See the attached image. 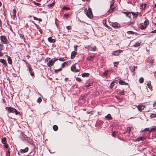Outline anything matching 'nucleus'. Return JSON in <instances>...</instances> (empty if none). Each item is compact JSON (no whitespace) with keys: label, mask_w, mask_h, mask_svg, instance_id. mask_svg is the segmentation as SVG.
Here are the masks:
<instances>
[{"label":"nucleus","mask_w":156,"mask_h":156,"mask_svg":"<svg viewBox=\"0 0 156 156\" xmlns=\"http://www.w3.org/2000/svg\"><path fill=\"white\" fill-rule=\"evenodd\" d=\"M5 109L8 111L9 113H15L16 115L18 114L20 115V113L14 108L11 107H6Z\"/></svg>","instance_id":"1"},{"label":"nucleus","mask_w":156,"mask_h":156,"mask_svg":"<svg viewBox=\"0 0 156 156\" xmlns=\"http://www.w3.org/2000/svg\"><path fill=\"white\" fill-rule=\"evenodd\" d=\"M85 13L89 18H91L93 16L92 12L91 9L89 7L87 10V9H85L84 10Z\"/></svg>","instance_id":"2"},{"label":"nucleus","mask_w":156,"mask_h":156,"mask_svg":"<svg viewBox=\"0 0 156 156\" xmlns=\"http://www.w3.org/2000/svg\"><path fill=\"white\" fill-rule=\"evenodd\" d=\"M45 62H47V65L49 67H51L53 66L54 63L53 61V59H51L50 58H47L45 60Z\"/></svg>","instance_id":"3"},{"label":"nucleus","mask_w":156,"mask_h":156,"mask_svg":"<svg viewBox=\"0 0 156 156\" xmlns=\"http://www.w3.org/2000/svg\"><path fill=\"white\" fill-rule=\"evenodd\" d=\"M0 39L2 44H7L8 43V40L5 36L2 35L1 36Z\"/></svg>","instance_id":"4"},{"label":"nucleus","mask_w":156,"mask_h":156,"mask_svg":"<svg viewBox=\"0 0 156 156\" xmlns=\"http://www.w3.org/2000/svg\"><path fill=\"white\" fill-rule=\"evenodd\" d=\"M114 0H112L110 2L111 5L110 6V9L109 10V12H112L115 8V7H113L114 5Z\"/></svg>","instance_id":"5"},{"label":"nucleus","mask_w":156,"mask_h":156,"mask_svg":"<svg viewBox=\"0 0 156 156\" xmlns=\"http://www.w3.org/2000/svg\"><path fill=\"white\" fill-rule=\"evenodd\" d=\"M77 64L76 63L75 64H74L71 67V71L75 73L79 72L80 70V68L79 69H76V65Z\"/></svg>","instance_id":"6"},{"label":"nucleus","mask_w":156,"mask_h":156,"mask_svg":"<svg viewBox=\"0 0 156 156\" xmlns=\"http://www.w3.org/2000/svg\"><path fill=\"white\" fill-rule=\"evenodd\" d=\"M123 52V51L121 50H118L112 52V55H119L120 54Z\"/></svg>","instance_id":"7"},{"label":"nucleus","mask_w":156,"mask_h":156,"mask_svg":"<svg viewBox=\"0 0 156 156\" xmlns=\"http://www.w3.org/2000/svg\"><path fill=\"white\" fill-rule=\"evenodd\" d=\"M146 139L145 137H140L137 138L134 140V142L139 141H143Z\"/></svg>","instance_id":"8"},{"label":"nucleus","mask_w":156,"mask_h":156,"mask_svg":"<svg viewBox=\"0 0 156 156\" xmlns=\"http://www.w3.org/2000/svg\"><path fill=\"white\" fill-rule=\"evenodd\" d=\"M145 107V106L142 105H139L138 106H137V107L138 110L140 111H141L143 110L144 109V108Z\"/></svg>","instance_id":"9"},{"label":"nucleus","mask_w":156,"mask_h":156,"mask_svg":"<svg viewBox=\"0 0 156 156\" xmlns=\"http://www.w3.org/2000/svg\"><path fill=\"white\" fill-rule=\"evenodd\" d=\"M0 62L4 66L7 67H8V65L6 62V61L4 60V59H0Z\"/></svg>","instance_id":"10"},{"label":"nucleus","mask_w":156,"mask_h":156,"mask_svg":"<svg viewBox=\"0 0 156 156\" xmlns=\"http://www.w3.org/2000/svg\"><path fill=\"white\" fill-rule=\"evenodd\" d=\"M5 56H6L7 58V61L9 64L10 65H12V62L11 58L8 55H5Z\"/></svg>","instance_id":"11"},{"label":"nucleus","mask_w":156,"mask_h":156,"mask_svg":"<svg viewBox=\"0 0 156 156\" xmlns=\"http://www.w3.org/2000/svg\"><path fill=\"white\" fill-rule=\"evenodd\" d=\"M123 13L126 15V16L128 17L129 18H131V12H124Z\"/></svg>","instance_id":"12"},{"label":"nucleus","mask_w":156,"mask_h":156,"mask_svg":"<svg viewBox=\"0 0 156 156\" xmlns=\"http://www.w3.org/2000/svg\"><path fill=\"white\" fill-rule=\"evenodd\" d=\"M28 68L29 69V72L32 76H33L34 75V72L33 71V69L30 66H28Z\"/></svg>","instance_id":"13"},{"label":"nucleus","mask_w":156,"mask_h":156,"mask_svg":"<svg viewBox=\"0 0 156 156\" xmlns=\"http://www.w3.org/2000/svg\"><path fill=\"white\" fill-rule=\"evenodd\" d=\"M28 147H27L23 149H21L20 150V152L21 153L23 154L27 152L28 151Z\"/></svg>","instance_id":"14"},{"label":"nucleus","mask_w":156,"mask_h":156,"mask_svg":"<svg viewBox=\"0 0 156 156\" xmlns=\"http://www.w3.org/2000/svg\"><path fill=\"white\" fill-rule=\"evenodd\" d=\"M12 17L13 18V20H15L16 17V11L15 9L12 10Z\"/></svg>","instance_id":"15"},{"label":"nucleus","mask_w":156,"mask_h":156,"mask_svg":"<svg viewBox=\"0 0 156 156\" xmlns=\"http://www.w3.org/2000/svg\"><path fill=\"white\" fill-rule=\"evenodd\" d=\"M119 84L121 85H128V83H126L125 81H123V80H119Z\"/></svg>","instance_id":"16"},{"label":"nucleus","mask_w":156,"mask_h":156,"mask_svg":"<svg viewBox=\"0 0 156 156\" xmlns=\"http://www.w3.org/2000/svg\"><path fill=\"white\" fill-rule=\"evenodd\" d=\"M77 54V52L75 51H73L72 52L71 54V59H73Z\"/></svg>","instance_id":"17"},{"label":"nucleus","mask_w":156,"mask_h":156,"mask_svg":"<svg viewBox=\"0 0 156 156\" xmlns=\"http://www.w3.org/2000/svg\"><path fill=\"white\" fill-rule=\"evenodd\" d=\"M131 13L133 15V17L135 18H136L138 17L139 14V12H132Z\"/></svg>","instance_id":"18"},{"label":"nucleus","mask_w":156,"mask_h":156,"mask_svg":"<svg viewBox=\"0 0 156 156\" xmlns=\"http://www.w3.org/2000/svg\"><path fill=\"white\" fill-rule=\"evenodd\" d=\"M105 118L108 120H111L112 119V117L110 114H108L105 116Z\"/></svg>","instance_id":"19"},{"label":"nucleus","mask_w":156,"mask_h":156,"mask_svg":"<svg viewBox=\"0 0 156 156\" xmlns=\"http://www.w3.org/2000/svg\"><path fill=\"white\" fill-rule=\"evenodd\" d=\"M140 27L142 30H144L146 29L147 27L143 23H141L140 24Z\"/></svg>","instance_id":"20"},{"label":"nucleus","mask_w":156,"mask_h":156,"mask_svg":"<svg viewBox=\"0 0 156 156\" xmlns=\"http://www.w3.org/2000/svg\"><path fill=\"white\" fill-rule=\"evenodd\" d=\"M119 24L116 22L113 23H112V26L115 28H117L118 27Z\"/></svg>","instance_id":"21"},{"label":"nucleus","mask_w":156,"mask_h":156,"mask_svg":"<svg viewBox=\"0 0 156 156\" xmlns=\"http://www.w3.org/2000/svg\"><path fill=\"white\" fill-rule=\"evenodd\" d=\"M96 50V47L95 46H94L93 47H90L89 48V50L92 51H94Z\"/></svg>","instance_id":"22"},{"label":"nucleus","mask_w":156,"mask_h":156,"mask_svg":"<svg viewBox=\"0 0 156 156\" xmlns=\"http://www.w3.org/2000/svg\"><path fill=\"white\" fill-rule=\"evenodd\" d=\"M48 41L50 43H54L55 42V40L53 39L51 37H49L48 38Z\"/></svg>","instance_id":"23"},{"label":"nucleus","mask_w":156,"mask_h":156,"mask_svg":"<svg viewBox=\"0 0 156 156\" xmlns=\"http://www.w3.org/2000/svg\"><path fill=\"white\" fill-rule=\"evenodd\" d=\"M103 23L104 24V25L107 28H108L109 29H111V27L108 26V25L106 24V20H103Z\"/></svg>","instance_id":"24"},{"label":"nucleus","mask_w":156,"mask_h":156,"mask_svg":"<svg viewBox=\"0 0 156 156\" xmlns=\"http://www.w3.org/2000/svg\"><path fill=\"white\" fill-rule=\"evenodd\" d=\"M90 75L89 73H83L82 74V76L83 77H88Z\"/></svg>","instance_id":"25"},{"label":"nucleus","mask_w":156,"mask_h":156,"mask_svg":"<svg viewBox=\"0 0 156 156\" xmlns=\"http://www.w3.org/2000/svg\"><path fill=\"white\" fill-rule=\"evenodd\" d=\"M146 4H142L140 6V9H144L146 8Z\"/></svg>","instance_id":"26"},{"label":"nucleus","mask_w":156,"mask_h":156,"mask_svg":"<svg viewBox=\"0 0 156 156\" xmlns=\"http://www.w3.org/2000/svg\"><path fill=\"white\" fill-rule=\"evenodd\" d=\"M141 43V42H136L133 45V46L134 47H137L138 46H139L140 45Z\"/></svg>","instance_id":"27"},{"label":"nucleus","mask_w":156,"mask_h":156,"mask_svg":"<svg viewBox=\"0 0 156 156\" xmlns=\"http://www.w3.org/2000/svg\"><path fill=\"white\" fill-rule=\"evenodd\" d=\"M147 85L148 87L150 89L152 90V87L151 85V82L150 81H149L147 84Z\"/></svg>","instance_id":"28"},{"label":"nucleus","mask_w":156,"mask_h":156,"mask_svg":"<svg viewBox=\"0 0 156 156\" xmlns=\"http://www.w3.org/2000/svg\"><path fill=\"white\" fill-rule=\"evenodd\" d=\"M22 138L25 140H27L28 138L27 135L24 134H22Z\"/></svg>","instance_id":"29"},{"label":"nucleus","mask_w":156,"mask_h":156,"mask_svg":"<svg viewBox=\"0 0 156 156\" xmlns=\"http://www.w3.org/2000/svg\"><path fill=\"white\" fill-rule=\"evenodd\" d=\"M149 21L148 20H146L144 23V25H145V26H146V27H147V26L149 25Z\"/></svg>","instance_id":"30"},{"label":"nucleus","mask_w":156,"mask_h":156,"mask_svg":"<svg viewBox=\"0 0 156 156\" xmlns=\"http://www.w3.org/2000/svg\"><path fill=\"white\" fill-rule=\"evenodd\" d=\"M53 129L54 131H56L58 130V128L57 125H54L53 126Z\"/></svg>","instance_id":"31"},{"label":"nucleus","mask_w":156,"mask_h":156,"mask_svg":"<svg viewBox=\"0 0 156 156\" xmlns=\"http://www.w3.org/2000/svg\"><path fill=\"white\" fill-rule=\"evenodd\" d=\"M118 132L115 131H113L112 133V136L113 137H115L117 136Z\"/></svg>","instance_id":"32"},{"label":"nucleus","mask_w":156,"mask_h":156,"mask_svg":"<svg viewBox=\"0 0 156 156\" xmlns=\"http://www.w3.org/2000/svg\"><path fill=\"white\" fill-rule=\"evenodd\" d=\"M2 142L3 144H5V143H6V140L5 137H4L2 139Z\"/></svg>","instance_id":"33"},{"label":"nucleus","mask_w":156,"mask_h":156,"mask_svg":"<svg viewBox=\"0 0 156 156\" xmlns=\"http://www.w3.org/2000/svg\"><path fill=\"white\" fill-rule=\"evenodd\" d=\"M2 46L3 47V46L1 44H0V57L2 56L3 55V53L1 51V48Z\"/></svg>","instance_id":"34"},{"label":"nucleus","mask_w":156,"mask_h":156,"mask_svg":"<svg viewBox=\"0 0 156 156\" xmlns=\"http://www.w3.org/2000/svg\"><path fill=\"white\" fill-rule=\"evenodd\" d=\"M139 82L140 83H143L144 82V79L143 77H141L139 79Z\"/></svg>","instance_id":"35"},{"label":"nucleus","mask_w":156,"mask_h":156,"mask_svg":"<svg viewBox=\"0 0 156 156\" xmlns=\"http://www.w3.org/2000/svg\"><path fill=\"white\" fill-rule=\"evenodd\" d=\"M62 68H60L58 69H55V72L56 73H58L60 71L62 70Z\"/></svg>","instance_id":"36"},{"label":"nucleus","mask_w":156,"mask_h":156,"mask_svg":"<svg viewBox=\"0 0 156 156\" xmlns=\"http://www.w3.org/2000/svg\"><path fill=\"white\" fill-rule=\"evenodd\" d=\"M94 57H95V56H90L87 58V59L88 60L91 61L94 58Z\"/></svg>","instance_id":"37"},{"label":"nucleus","mask_w":156,"mask_h":156,"mask_svg":"<svg viewBox=\"0 0 156 156\" xmlns=\"http://www.w3.org/2000/svg\"><path fill=\"white\" fill-rule=\"evenodd\" d=\"M115 83V81L112 82L110 85V88H112L114 85V83Z\"/></svg>","instance_id":"38"},{"label":"nucleus","mask_w":156,"mask_h":156,"mask_svg":"<svg viewBox=\"0 0 156 156\" xmlns=\"http://www.w3.org/2000/svg\"><path fill=\"white\" fill-rule=\"evenodd\" d=\"M130 70L131 71L133 72V75H134L135 73V66H133V68L131 69H130Z\"/></svg>","instance_id":"39"},{"label":"nucleus","mask_w":156,"mask_h":156,"mask_svg":"<svg viewBox=\"0 0 156 156\" xmlns=\"http://www.w3.org/2000/svg\"><path fill=\"white\" fill-rule=\"evenodd\" d=\"M108 70H107L104 73H103V75L105 76H107V75L108 74Z\"/></svg>","instance_id":"40"},{"label":"nucleus","mask_w":156,"mask_h":156,"mask_svg":"<svg viewBox=\"0 0 156 156\" xmlns=\"http://www.w3.org/2000/svg\"><path fill=\"white\" fill-rule=\"evenodd\" d=\"M127 33L128 34H131L133 35L135 34V33H134V32L133 31H127Z\"/></svg>","instance_id":"41"},{"label":"nucleus","mask_w":156,"mask_h":156,"mask_svg":"<svg viewBox=\"0 0 156 156\" xmlns=\"http://www.w3.org/2000/svg\"><path fill=\"white\" fill-rule=\"evenodd\" d=\"M131 131V129L129 127H127L126 128V133H129Z\"/></svg>","instance_id":"42"},{"label":"nucleus","mask_w":156,"mask_h":156,"mask_svg":"<svg viewBox=\"0 0 156 156\" xmlns=\"http://www.w3.org/2000/svg\"><path fill=\"white\" fill-rule=\"evenodd\" d=\"M156 130V127L154 128H152L150 130H149V132H151L152 131H154Z\"/></svg>","instance_id":"43"},{"label":"nucleus","mask_w":156,"mask_h":156,"mask_svg":"<svg viewBox=\"0 0 156 156\" xmlns=\"http://www.w3.org/2000/svg\"><path fill=\"white\" fill-rule=\"evenodd\" d=\"M113 64L114 66L117 67V65L119 64V62H114Z\"/></svg>","instance_id":"44"},{"label":"nucleus","mask_w":156,"mask_h":156,"mask_svg":"<svg viewBox=\"0 0 156 156\" xmlns=\"http://www.w3.org/2000/svg\"><path fill=\"white\" fill-rule=\"evenodd\" d=\"M55 4V3L54 2H53L52 4H49L48 5V7H52Z\"/></svg>","instance_id":"45"},{"label":"nucleus","mask_w":156,"mask_h":156,"mask_svg":"<svg viewBox=\"0 0 156 156\" xmlns=\"http://www.w3.org/2000/svg\"><path fill=\"white\" fill-rule=\"evenodd\" d=\"M33 18H34V20H39L40 22H41V21H42V20L41 19H38V18H37V17H36L35 16H34L33 17Z\"/></svg>","instance_id":"46"},{"label":"nucleus","mask_w":156,"mask_h":156,"mask_svg":"<svg viewBox=\"0 0 156 156\" xmlns=\"http://www.w3.org/2000/svg\"><path fill=\"white\" fill-rule=\"evenodd\" d=\"M32 23L34 24L36 26L37 29H39H39H40L39 26L38 25L36 24L33 21H32Z\"/></svg>","instance_id":"47"},{"label":"nucleus","mask_w":156,"mask_h":156,"mask_svg":"<svg viewBox=\"0 0 156 156\" xmlns=\"http://www.w3.org/2000/svg\"><path fill=\"white\" fill-rule=\"evenodd\" d=\"M6 155L7 156H10V152L9 150L7 151L6 153Z\"/></svg>","instance_id":"48"},{"label":"nucleus","mask_w":156,"mask_h":156,"mask_svg":"<svg viewBox=\"0 0 156 156\" xmlns=\"http://www.w3.org/2000/svg\"><path fill=\"white\" fill-rule=\"evenodd\" d=\"M42 101V99L40 97H39L37 100V102L38 103H40Z\"/></svg>","instance_id":"49"},{"label":"nucleus","mask_w":156,"mask_h":156,"mask_svg":"<svg viewBox=\"0 0 156 156\" xmlns=\"http://www.w3.org/2000/svg\"><path fill=\"white\" fill-rule=\"evenodd\" d=\"M20 37L23 39L24 38V35L23 34H19Z\"/></svg>","instance_id":"50"},{"label":"nucleus","mask_w":156,"mask_h":156,"mask_svg":"<svg viewBox=\"0 0 156 156\" xmlns=\"http://www.w3.org/2000/svg\"><path fill=\"white\" fill-rule=\"evenodd\" d=\"M4 144V147L5 148H8L9 147V146L8 145L6 144V143H5V144Z\"/></svg>","instance_id":"51"},{"label":"nucleus","mask_w":156,"mask_h":156,"mask_svg":"<svg viewBox=\"0 0 156 156\" xmlns=\"http://www.w3.org/2000/svg\"><path fill=\"white\" fill-rule=\"evenodd\" d=\"M33 3L36 5L39 6V5H41V4L40 3L36 2L35 1H34L33 2Z\"/></svg>","instance_id":"52"},{"label":"nucleus","mask_w":156,"mask_h":156,"mask_svg":"<svg viewBox=\"0 0 156 156\" xmlns=\"http://www.w3.org/2000/svg\"><path fill=\"white\" fill-rule=\"evenodd\" d=\"M150 117L151 118H154L156 117V114H152L151 115Z\"/></svg>","instance_id":"53"},{"label":"nucleus","mask_w":156,"mask_h":156,"mask_svg":"<svg viewBox=\"0 0 156 156\" xmlns=\"http://www.w3.org/2000/svg\"><path fill=\"white\" fill-rule=\"evenodd\" d=\"M76 80L77 81L79 82H80L81 81V79L79 77H77L76 78Z\"/></svg>","instance_id":"54"},{"label":"nucleus","mask_w":156,"mask_h":156,"mask_svg":"<svg viewBox=\"0 0 156 156\" xmlns=\"http://www.w3.org/2000/svg\"><path fill=\"white\" fill-rule=\"evenodd\" d=\"M66 64H67V63L66 62H64V63H62V64L61 66L62 68H64V67L65 66V65Z\"/></svg>","instance_id":"55"},{"label":"nucleus","mask_w":156,"mask_h":156,"mask_svg":"<svg viewBox=\"0 0 156 156\" xmlns=\"http://www.w3.org/2000/svg\"><path fill=\"white\" fill-rule=\"evenodd\" d=\"M134 23H135V22H133V21L130 22L128 25L129 26H131L132 25L134 24Z\"/></svg>","instance_id":"56"},{"label":"nucleus","mask_w":156,"mask_h":156,"mask_svg":"<svg viewBox=\"0 0 156 156\" xmlns=\"http://www.w3.org/2000/svg\"><path fill=\"white\" fill-rule=\"evenodd\" d=\"M78 47V46L77 45H75L74 46V50L76 51L77 50Z\"/></svg>","instance_id":"57"},{"label":"nucleus","mask_w":156,"mask_h":156,"mask_svg":"<svg viewBox=\"0 0 156 156\" xmlns=\"http://www.w3.org/2000/svg\"><path fill=\"white\" fill-rule=\"evenodd\" d=\"M63 10L66 9V10H69L70 9V8H67V7H64L63 8Z\"/></svg>","instance_id":"58"},{"label":"nucleus","mask_w":156,"mask_h":156,"mask_svg":"<svg viewBox=\"0 0 156 156\" xmlns=\"http://www.w3.org/2000/svg\"><path fill=\"white\" fill-rule=\"evenodd\" d=\"M69 16L68 14H66L64 15V17L65 18H67Z\"/></svg>","instance_id":"59"},{"label":"nucleus","mask_w":156,"mask_h":156,"mask_svg":"<svg viewBox=\"0 0 156 156\" xmlns=\"http://www.w3.org/2000/svg\"><path fill=\"white\" fill-rule=\"evenodd\" d=\"M59 61H63L65 60L64 58H60L58 59Z\"/></svg>","instance_id":"60"},{"label":"nucleus","mask_w":156,"mask_h":156,"mask_svg":"<svg viewBox=\"0 0 156 156\" xmlns=\"http://www.w3.org/2000/svg\"><path fill=\"white\" fill-rule=\"evenodd\" d=\"M90 46L88 45L87 46H85V48L86 49H88L89 50V48H90Z\"/></svg>","instance_id":"61"},{"label":"nucleus","mask_w":156,"mask_h":156,"mask_svg":"<svg viewBox=\"0 0 156 156\" xmlns=\"http://www.w3.org/2000/svg\"><path fill=\"white\" fill-rule=\"evenodd\" d=\"M120 94L121 95H124V91L123 90L122 91V92H120Z\"/></svg>","instance_id":"62"},{"label":"nucleus","mask_w":156,"mask_h":156,"mask_svg":"<svg viewBox=\"0 0 156 156\" xmlns=\"http://www.w3.org/2000/svg\"><path fill=\"white\" fill-rule=\"evenodd\" d=\"M66 28L68 30H69L71 29V27L70 26H67Z\"/></svg>","instance_id":"63"},{"label":"nucleus","mask_w":156,"mask_h":156,"mask_svg":"<svg viewBox=\"0 0 156 156\" xmlns=\"http://www.w3.org/2000/svg\"><path fill=\"white\" fill-rule=\"evenodd\" d=\"M156 105V102H154L153 104V107H155V108H156V107H155V106Z\"/></svg>","instance_id":"64"}]
</instances>
